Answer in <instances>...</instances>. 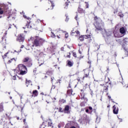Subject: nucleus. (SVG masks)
<instances>
[{"label":"nucleus","mask_w":128,"mask_h":128,"mask_svg":"<svg viewBox=\"0 0 128 128\" xmlns=\"http://www.w3.org/2000/svg\"><path fill=\"white\" fill-rule=\"evenodd\" d=\"M14 72H16V74L24 76V74H26L28 72L26 67L23 64H18L16 69L14 70Z\"/></svg>","instance_id":"f257e3e1"},{"label":"nucleus","mask_w":128,"mask_h":128,"mask_svg":"<svg viewBox=\"0 0 128 128\" xmlns=\"http://www.w3.org/2000/svg\"><path fill=\"white\" fill-rule=\"evenodd\" d=\"M44 41V39H42L38 36H36L32 46H40L42 44Z\"/></svg>","instance_id":"f03ea898"},{"label":"nucleus","mask_w":128,"mask_h":128,"mask_svg":"<svg viewBox=\"0 0 128 128\" xmlns=\"http://www.w3.org/2000/svg\"><path fill=\"white\" fill-rule=\"evenodd\" d=\"M94 20L96 21L95 23V26L97 30H102V24H100V22H102V20H100V18H98V17L96 16L94 18Z\"/></svg>","instance_id":"7ed1b4c3"},{"label":"nucleus","mask_w":128,"mask_h":128,"mask_svg":"<svg viewBox=\"0 0 128 128\" xmlns=\"http://www.w3.org/2000/svg\"><path fill=\"white\" fill-rule=\"evenodd\" d=\"M2 8H0V14H4V10H8V7L7 4H3L2 6Z\"/></svg>","instance_id":"20e7f679"},{"label":"nucleus","mask_w":128,"mask_h":128,"mask_svg":"<svg viewBox=\"0 0 128 128\" xmlns=\"http://www.w3.org/2000/svg\"><path fill=\"white\" fill-rule=\"evenodd\" d=\"M92 38V34H90L89 35H84V36H81L79 38L80 40V42H84V38Z\"/></svg>","instance_id":"39448f33"},{"label":"nucleus","mask_w":128,"mask_h":128,"mask_svg":"<svg viewBox=\"0 0 128 128\" xmlns=\"http://www.w3.org/2000/svg\"><path fill=\"white\" fill-rule=\"evenodd\" d=\"M72 36H80V31L76 30V28H74L71 32Z\"/></svg>","instance_id":"423d86ee"},{"label":"nucleus","mask_w":128,"mask_h":128,"mask_svg":"<svg viewBox=\"0 0 128 128\" xmlns=\"http://www.w3.org/2000/svg\"><path fill=\"white\" fill-rule=\"evenodd\" d=\"M17 40H18V42H24V34H19Z\"/></svg>","instance_id":"0eeeda50"},{"label":"nucleus","mask_w":128,"mask_h":128,"mask_svg":"<svg viewBox=\"0 0 128 128\" xmlns=\"http://www.w3.org/2000/svg\"><path fill=\"white\" fill-rule=\"evenodd\" d=\"M104 33H103L104 36H110L112 34V32H110L108 30H104Z\"/></svg>","instance_id":"6e6552de"},{"label":"nucleus","mask_w":128,"mask_h":128,"mask_svg":"<svg viewBox=\"0 0 128 128\" xmlns=\"http://www.w3.org/2000/svg\"><path fill=\"white\" fill-rule=\"evenodd\" d=\"M122 48L125 50L126 54L127 56H128V45H126V44L122 45Z\"/></svg>","instance_id":"1a4fd4ad"},{"label":"nucleus","mask_w":128,"mask_h":128,"mask_svg":"<svg viewBox=\"0 0 128 128\" xmlns=\"http://www.w3.org/2000/svg\"><path fill=\"white\" fill-rule=\"evenodd\" d=\"M113 112L115 114H118V108H116V106H113Z\"/></svg>","instance_id":"9d476101"},{"label":"nucleus","mask_w":128,"mask_h":128,"mask_svg":"<svg viewBox=\"0 0 128 128\" xmlns=\"http://www.w3.org/2000/svg\"><path fill=\"white\" fill-rule=\"evenodd\" d=\"M40 54V52L38 50L34 52V55H35L36 56H38Z\"/></svg>","instance_id":"9b49d317"},{"label":"nucleus","mask_w":128,"mask_h":128,"mask_svg":"<svg viewBox=\"0 0 128 128\" xmlns=\"http://www.w3.org/2000/svg\"><path fill=\"white\" fill-rule=\"evenodd\" d=\"M48 126H52V120L50 119L48 120Z\"/></svg>","instance_id":"f8f14e48"},{"label":"nucleus","mask_w":128,"mask_h":128,"mask_svg":"<svg viewBox=\"0 0 128 128\" xmlns=\"http://www.w3.org/2000/svg\"><path fill=\"white\" fill-rule=\"evenodd\" d=\"M32 94H33V96H37L38 94V92L36 90H34L32 92Z\"/></svg>","instance_id":"ddd939ff"},{"label":"nucleus","mask_w":128,"mask_h":128,"mask_svg":"<svg viewBox=\"0 0 128 128\" xmlns=\"http://www.w3.org/2000/svg\"><path fill=\"white\" fill-rule=\"evenodd\" d=\"M120 34H124V32H126L124 28H120Z\"/></svg>","instance_id":"4468645a"},{"label":"nucleus","mask_w":128,"mask_h":128,"mask_svg":"<svg viewBox=\"0 0 128 128\" xmlns=\"http://www.w3.org/2000/svg\"><path fill=\"white\" fill-rule=\"evenodd\" d=\"M68 66H72L74 63H72V62L68 60Z\"/></svg>","instance_id":"2eb2a0df"},{"label":"nucleus","mask_w":128,"mask_h":128,"mask_svg":"<svg viewBox=\"0 0 128 128\" xmlns=\"http://www.w3.org/2000/svg\"><path fill=\"white\" fill-rule=\"evenodd\" d=\"M84 70V72H85V74H86V78H88V74H89V72H90V71L88 70V69L85 70ZM86 72H88V74H86Z\"/></svg>","instance_id":"dca6fc26"},{"label":"nucleus","mask_w":128,"mask_h":128,"mask_svg":"<svg viewBox=\"0 0 128 128\" xmlns=\"http://www.w3.org/2000/svg\"><path fill=\"white\" fill-rule=\"evenodd\" d=\"M30 59L28 58V57H26V58H25L24 60H23V62H28V60H30Z\"/></svg>","instance_id":"f3484780"},{"label":"nucleus","mask_w":128,"mask_h":128,"mask_svg":"<svg viewBox=\"0 0 128 128\" xmlns=\"http://www.w3.org/2000/svg\"><path fill=\"white\" fill-rule=\"evenodd\" d=\"M4 110V106H2V104H0V112H3Z\"/></svg>","instance_id":"a211bd4d"},{"label":"nucleus","mask_w":128,"mask_h":128,"mask_svg":"<svg viewBox=\"0 0 128 128\" xmlns=\"http://www.w3.org/2000/svg\"><path fill=\"white\" fill-rule=\"evenodd\" d=\"M69 110H70V106H66L64 108L65 112H68Z\"/></svg>","instance_id":"6ab92c4d"},{"label":"nucleus","mask_w":128,"mask_h":128,"mask_svg":"<svg viewBox=\"0 0 128 128\" xmlns=\"http://www.w3.org/2000/svg\"><path fill=\"white\" fill-rule=\"evenodd\" d=\"M30 84V80H26V86H28V84Z\"/></svg>","instance_id":"aec40b11"},{"label":"nucleus","mask_w":128,"mask_h":128,"mask_svg":"<svg viewBox=\"0 0 128 128\" xmlns=\"http://www.w3.org/2000/svg\"><path fill=\"white\" fill-rule=\"evenodd\" d=\"M12 60H14V62H16V58H13L11 59V60H8L9 64H10V62H12Z\"/></svg>","instance_id":"412c9836"},{"label":"nucleus","mask_w":128,"mask_h":128,"mask_svg":"<svg viewBox=\"0 0 128 128\" xmlns=\"http://www.w3.org/2000/svg\"><path fill=\"white\" fill-rule=\"evenodd\" d=\"M8 52L5 54L4 56H2V58H6V56H8Z\"/></svg>","instance_id":"4be33fe9"},{"label":"nucleus","mask_w":128,"mask_h":128,"mask_svg":"<svg viewBox=\"0 0 128 128\" xmlns=\"http://www.w3.org/2000/svg\"><path fill=\"white\" fill-rule=\"evenodd\" d=\"M118 16H120V18H123L124 17V14L122 13H120L118 14Z\"/></svg>","instance_id":"5701e85b"},{"label":"nucleus","mask_w":128,"mask_h":128,"mask_svg":"<svg viewBox=\"0 0 128 128\" xmlns=\"http://www.w3.org/2000/svg\"><path fill=\"white\" fill-rule=\"evenodd\" d=\"M15 73H14V74H16V76H13V78H13V80H16V72H14Z\"/></svg>","instance_id":"b1692460"},{"label":"nucleus","mask_w":128,"mask_h":128,"mask_svg":"<svg viewBox=\"0 0 128 128\" xmlns=\"http://www.w3.org/2000/svg\"><path fill=\"white\" fill-rule=\"evenodd\" d=\"M51 36L52 38H56V35L54 34V32H51Z\"/></svg>","instance_id":"393cba45"},{"label":"nucleus","mask_w":128,"mask_h":128,"mask_svg":"<svg viewBox=\"0 0 128 128\" xmlns=\"http://www.w3.org/2000/svg\"><path fill=\"white\" fill-rule=\"evenodd\" d=\"M5 12H9L8 14H10H10H10V12H12V10H8V9H7V10H6Z\"/></svg>","instance_id":"a878e982"},{"label":"nucleus","mask_w":128,"mask_h":128,"mask_svg":"<svg viewBox=\"0 0 128 128\" xmlns=\"http://www.w3.org/2000/svg\"><path fill=\"white\" fill-rule=\"evenodd\" d=\"M24 16V18H26L27 20H30V18L29 17H28V16Z\"/></svg>","instance_id":"bb28decb"},{"label":"nucleus","mask_w":128,"mask_h":128,"mask_svg":"<svg viewBox=\"0 0 128 128\" xmlns=\"http://www.w3.org/2000/svg\"><path fill=\"white\" fill-rule=\"evenodd\" d=\"M16 52L17 54H18V53L20 52V51L14 50V52H13V54H16Z\"/></svg>","instance_id":"cd10ccee"},{"label":"nucleus","mask_w":128,"mask_h":128,"mask_svg":"<svg viewBox=\"0 0 128 128\" xmlns=\"http://www.w3.org/2000/svg\"><path fill=\"white\" fill-rule=\"evenodd\" d=\"M58 112H64V110H62V108H60L59 110H58Z\"/></svg>","instance_id":"c85d7f7f"},{"label":"nucleus","mask_w":128,"mask_h":128,"mask_svg":"<svg viewBox=\"0 0 128 128\" xmlns=\"http://www.w3.org/2000/svg\"><path fill=\"white\" fill-rule=\"evenodd\" d=\"M72 54L74 56V58H76V53L73 52Z\"/></svg>","instance_id":"c756f323"},{"label":"nucleus","mask_w":128,"mask_h":128,"mask_svg":"<svg viewBox=\"0 0 128 128\" xmlns=\"http://www.w3.org/2000/svg\"><path fill=\"white\" fill-rule=\"evenodd\" d=\"M65 38H68V33L65 34Z\"/></svg>","instance_id":"7c9ffc66"},{"label":"nucleus","mask_w":128,"mask_h":128,"mask_svg":"<svg viewBox=\"0 0 128 128\" xmlns=\"http://www.w3.org/2000/svg\"><path fill=\"white\" fill-rule=\"evenodd\" d=\"M44 61H42V62H38L39 64H40V66H42V64H44Z\"/></svg>","instance_id":"2f4dec72"},{"label":"nucleus","mask_w":128,"mask_h":128,"mask_svg":"<svg viewBox=\"0 0 128 128\" xmlns=\"http://www.w3.org/2000/svg\"><path fill=\"white\" fill-rule=\"evenodd\" d=\"M85 4H86V8H88V4L87 2H85Z\"/></svg>","instance_id":"473e14b6"},{"label":"nucleus","mask_w":128,"mask_h":128,"mask_svg":"<svg viewBox=\"0 0 128 128\" xmlns=\"http://www.w3.org/2000/svg\"><path fill=\"white\" fill-rule=\"evenodd\" d=\"M34 38L33 37H31L30 38V40H28L30 41V40H34Z\"/></svg>","instance_id":"72a5a7b5"},{"label":"nucleus","mask_w":128,"mask_h":128,"mask_svg":"<svg viewBox=\"0 0 128 128\" xmlns=\"http://www.w3.org/2000/svg\"><path fill=\"white\" fill-rule=\"evenodd\" d=\"M60 102H66V100H60Z\"/></svg>","instance_id":"f704fd0d"},{"label":"nucleus","mask_w":128,"mask_h":128,"mask_svg":"<svg viewBox=\"0 0 128 128\" xmlns=\"http://www.w3.org/2000/svg\"><path fill=\"white\" fill-rule=\"evenodd\" d=\"M82 50H79V54H82Z\"/></svg>","instance_id":"c9c22d12"},{"label":"nucleus","mask_w":128,"mask_h":128,"mask_svg":"<svg viewBox=\"0 0 128 128\" xmlns=\"http://www.w3.org/2000/svg\"><path fill=\"white\" fill-rule=\"evenodd\" d=\"M51 4H52V6H54V3H52V1L50 2Z\"/></svg>","instance_id":"e433bc0d"},{"label":"nucleus","mask_w":128,"mask_h":128,"mask_svg":"<svg viewBox=\"0 0 128 128\" xmlns=\"http://www.w3.org/2000/svg\"><path fill=\"white\" fill-rule=\"evenodd\" d=\"M66 6H65V8H68V2H66Z\"/></svg>","instance_id":"4c0bfd02"},{"label":"nucleus","mask_w":128,"mask_h":128,"mask_svg":"<svg viewBox=\"0 0 128 128\" xmlns=\"http://www.w3.org/2000/svg\"><path fill=\"white\" fill-rule=\"evenodd\" d=\"M124 86V88H128V84H127Z\"/></svg>","instance_id":"58836bf2"},{"label":"nucleus","mask_w":128,"mask_h":128,"mask_svg":"<svg viewBox=\"0 0 128 128\" xmlns=\"http://www.w3.org/2000/svg\"><path fill=\"white\" fill-rule=\"evenodd\" d=\"M61 126H60V124H58V128H60Z\"/></svg>","instance_id":"ea45409f"},{"label":"nucleus","mask_w":128,"mask_h":128,"mask_svg":"<svg viewBox=\"0 0 128 128\" xmlns=\"http://www.w3.org/2000/svg\"><path fill=\"white\" fill-rule=\"evenodd\" d=\"M54 79V78H51V82H52Z\"/></svg>","instance_id":"a19ab883"},{"label":"nucleus","mask_w":128,"mask_h":128,"mask_svg":"<svg viewBox=\"0 0 128 128\" xmlns=\"http://www.w3.org/2000/svg\"><path fill=\"white\" fill-rule=\"evenodd\" d=\"M89 110H92V108L90 106V107H89Z\"/></svg>","instance_id":"79ce46f5"},{"label":"nucleus","mask_w":128,"mask_h":128,"mask_svg":"<svg viewBox=\"0 0 128 128\" xmlns=\"http://www.w3.org/2000/svg\"><path fill=\"white\" fill-rule=\"evenodd\" d=\"M114 36H115L116 38H120L119 36H118L116 35V34H114Z\"/></svg>","instance_id":"37998d69"},{"label":"nucleus","mask_w":128,"mask_h":128,"mask_svg":"<svg viewBox=\"0 0 128 128\" xmlns=\"http://www.w3.org/2000/svg\"><path fill=\"white\" fill-rule=\"evenodd\" d=\"M86 112H88V109H86Z\"/></svg>","instance_id":"c03bdc74"},{"label":"nucleus","mask_w":128,"mask_h":128,"mask_svg":"<svg viewBox=\"0 0 128 128\" xmlns=\"http://www.w3.org/2000/svg\"><path fill=\"white\" fill-rule=\"evenodd\" d=\"M24 122H26V119H24V120H23Z\"/></svg>","instance_id":"a18cd8bd"},{"label":"nucleus","mask_w":128,"mask_h":128,"mask_svg":"<svg viewBox=\"0 0 128 128\" xmlns=\"http://www.w3.org/2000/svg\"><path fill=\"white\" fill-rule=\"evenodd\" d=\"M8 6H12V4L8 3Z\"/></svg>","instance_id":"49530a36"},{"label":"nucleus","mask_w":128,"mask_h":128,"mask_svg":"<svg viewBox=\"0 0 128 128\" xmlns=\"http://www.w3.org/2000/svg\"><path fill=\"white\" fill-rule=\"evenodd\" d=\"M67 57H68V58H70V55H68V56H67Z\"/></svg>","instance_id":"de8ad7c7"},{"label":"nucleus","mask_w":128,"mask_h":128,"mask_svg":"<svg viewBox=\"0 0 128 128\" xmlns=\"http://www.w3.org/2000/svg\"><path fill=\"white\" fill-rule=\"evenodd\" d=\"M108 98H111L110 96H108Z\"/></svg>","instance_id":"09e8293b"},{"label":"nucleus","mask_w":128,"mask_h":128,"mask_svg":"<svg viewBox=\"0 0 128 128\" xmlns=\"http://www.w3.org/2000/svg\"><path fill=\"white\" fill-rule=\"evenodd\" d=\"M14 27H15L16 28H18V27H16V26L14 25Z\"/></svg>","instance_id":"8fccbe9b"},{"label":"nucleus","mask_w":128,"mask_h":128,"mask_svg":"<svg viewBox=\"0 0 128 128\" xmlns=\"http://www.w3.org/2000/svg\"><path fill=\"white\" fill-rule=\"evenodd\" d=\"M12 15L8 17V18H10Z\"/></svg>","instance_id":"3c124183"},{"label":"nucleus","mask_w":128,"mask_h":128,"mask_svg":"<svg viewBox=\"0 0 128 128\" xmlns=\"http://www.w3.org/2000/svg\"><path fill=\"white\" fill-rule=\"evenodd\" d=\"M76 18H78V16L75 17V19H76V20H77Z\"/></svg>","instance_id":"603ef678"},{"label":"nucleus","mask_w":128,"mask_h":128,"mask_svg":"<svg viewBox=\"0 0 128 128\" xmlns=\"http://www.w3.org/2000/svg\"><path fill=\"white\" fill-rule=\"evenodd\" d=\"M17 120H20V118L19 117H17Z\"/></svg>","instance_id":"864d4df0"},{"label":"nucleus","mask_w":128,"mask_h":128,"mask_svg":"<svg viewBox=\"0 0 128 128\" xmlns=\"http://www.w3.org/2000/svg\"><path fill=\"white\" fill-rule=\"evenodd\" d=\"M122 84L124 85V84H126V83H124V82H123V83H122Z\"/></svg>","instance_id":"5fc2aeb1"},{"label":"nucleus","mask_w":128,"mask_h":128,"mask_svg":"<svg viewBox=\"0 0 128 128\" xmlns=\"http://www.w3.org/2000/svg\"><path fill=\"white\" fill-rule=\"evenodd\" d=\"M57 37L58 38H60V36H58Z\"/></svg>","instance_id":"6e6d98bb"},{"label":"nucleus","mask_w":128,"mask_h":128,"mask_svg":"<svg viewBox=\"0 0 128 128\" xmlns=\"http://www.w3.org/2000/svg\"><path fill=\"white\" fill-rule=\"evenodd\" d=\"M119 120H120V122H122V119L119 118Z\"/></svg>","instance_id":"4d7b16f0"},{"label":"nucleus","mask_w":128,"mask_h":128,"mask_svg":"<svg viewBox=\"0 0 128 128\" xmlns=\"http://www.w3.org/2000/svg\"><path fill=\"white\" fill-rule=\"evenodd\" d=\"M107 107H108V108H110V105L108 106Z\"/></svg>","instance_id":"13d9d810"},{"label":"nucleus","mask_w":128,"mask_h":128,"mask_svg":"<svg viewBox=\"0 0 128 128\" xmlns=\"http://www.w3.org/2000/svg\"><path fill=\"white\" fill-rule=\"evenodd\" d=\"M12 18H13L14 20V17H12Z\"/></svg>","instance_id":"bf43d9fd"},{"label":"nucleus","mask_w":128,"mask_h":128,"mask_svg":"<svg viewBox=\"0 0 128 128\" xmlns=\"http://www.w3.org/2000/svg\"><path fill=\"white\" fill-rule=\"evenodd\" d=\"M105 90H108V88H105Z\"/></svg>","instance_id":"052dcab7"},{"label":"nucleus","mask_w":128,"mask_h":128,"mask_svg":"<svg viewBox=\"0 0 128 128\" xmlns=\"http://www.w3.org/2000/svg\"><path fill=\"white\" fill-rule=\"evenodd\" d=\"M10 100H12V97H10Z\"/></svg>","instance_id":"680f3d73"},{"label":"nucleus","mask_w":128,"mask_h":128,"mask_svg":"<svg viewBox=\"0 0 128 128\" xmlns=\"http://www.w3.org/2000/svg\"><path fill=\"white\" fill-rule=\"evenodd\" d=\"M38 89L40 90V86H38Z\"/></svg>","instance_id":"e2e57ef3"},{"label":"nucleus","mask_w":128,"mask_h":128,"mask_svg":"<svg viewBox=\"0 0 128 128\" xmlns=\"http://www.w3.org/2000/svg\"><path fill=\"white\" fill-rule=\"evenodd\" d=\"M30 84H32V82H30Z\"/></svg>","instance_id":"0e129e2a"},{"label":"nucleus","mask_w":128,"mask_h":128,"mask_svg":"<svg viewBox=\"0 0 128 128\" xmlns=\"http://www.w3.org/2000/svg\"><path fill=\"white\" fill-rule=\"evenodd\" d=\"M2 18V16H0V18Z\"/></svg>","instance_id":"69168bd1"},{"label":"nucleus","mask_w":128,"mask_h":128,"mask_svg":"<svg viewBox=\"0 0 128 128\" xmlns=\"http://www.w3.org/2000/svg\"><path fill=\"white\" fill-rule=\"evenodd\" d=\"M88 30H86V32H88Z\"/></svg>","instance_id":"338daca9"},{"label":"nucleus","mask_w":128,"mask_h":128,"mask_svg":"<svg viewBox=\"0 0 128 128\" xmlns=\"http://www.w3.org/2000/svg\"><path fill=\"white\" fill-rule=\"evenodd\" d=\"M22 48H24V46H22Z\"/></svg>","instance_id":"774afa93"}]
</instances>
